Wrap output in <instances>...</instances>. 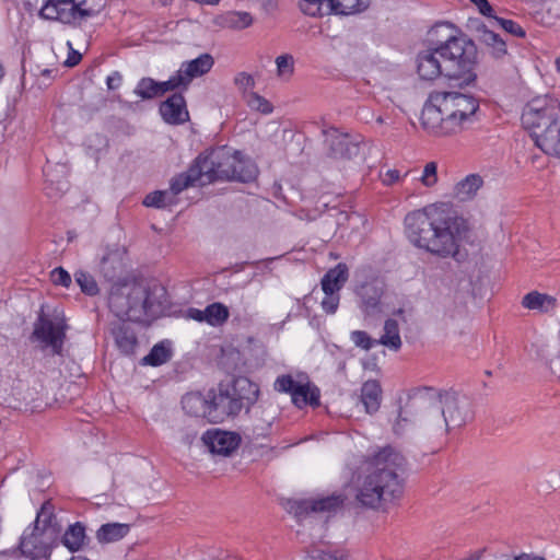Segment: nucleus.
Returning a JSON list of instances; mask_svg holds the SVG:
<instances>
[{
  "mask_svg": "<svg viewBox=\"0 0 560 560\" xmlns=\"http://www.w3.org/2000/svg\"><path fill=\"white\" fill-rule=\"evenodd\" d=\"M206 308L205 310H198V308H195V307H189L187 310V316L188 318H191L196 322H199V323H203L206 322L207 323V317H206Z\"/></svg>",
  "mask_w": 560,
  "mask_h": 560,
  "instance_id": "obj_59",
  "label": "nucleus"
},
{
  "mask_svg": "<svg viewBox=\"0 0 560 560\" xmlns=\"http://www.w3.org/2000/svg\"><path fill=\"white\" fill-rule=\"evenodd\" d=\"M366 463L371 471L358 488L357 501L364 508L376 510L383 503L399 499L404 492L399 472L405 470L406 458L387 445L369 455Z\"/></svg>",
  "mask_w": 560,
  "mask_h": 560,
  "instance_id": "obj_2",
  "label": "nucleus"
},
{
  "mask_svg": "<svg viewBox=\"0 0 560 560\" xmlns=\"http://www.w3.org/2000/svg\"><path fill=\"white\" fill-rule=\"evenodd\" d=\"M159 85L160 96L164 95L166 92L172 91L171 86L168 85V80L159 82Z\"/></svg>",
  "mask_w": 560,
  "mask_h": 560,
  "instance_id": "obj_63",
  "label": "nucleus"
},
{
  "mask_svg": "<svg viewBox=\"0 0 560 560\" xmlns=\"http://www.w3.org/2000/svg\"><path fill=\"white\" fill-rule=\"evenodd\" d=\"M438 45L435 47L422 50L417 55V73L423 81H433L441 75L446 78L444 61L440 58Z\"/></svg>",
  "mask_w": 560,
  "mask_h": 560,
  "instance_id": "obj_17",
  "label": "nucleus"
},
{
  "mask_svg": "<svg viewBox=\"0 0 560 560\" xmlns=\"http://www.w3.org/2000/svg\"><path fill=\"white\" fill-rule=\"evenodd\" d=\"M159 86V81L145 77L139 80L135 89V94L141 100H153L160 96Z\"/></svg>",
  "mask_w": 560,
  "mask_h": 560,
  "instance_id": "obj_41",
  "label": "nucleus"
},
{
  "mask_svg": "<svg viewBox=\"0 0 560 560\" xmlns=\"http://www.w3.org/2000/svg\"><path fill=\"white\" fill-rule=\"evenodd\" d=\"M299 8L306 15L323 16L329 10V0H300Z\"/></svg>",
  "mask_w": 560,
  "mask_h": 560,
  "instance_id": "obj_45",
  "label": "nucleus"
},
{
  "mask_svg": "<svg viewBox=\"0 0 560 560\" xmlns=\"http://www.w3.org/2000/svg\"><path fill=\"white\" fill-rule=\"evenodd\" d=\"M221 20L222 26L236 30L246 28L253 23L250 13L241 11L226 12Z\"/></svg>",
  "mask_w": 560,
  "mask_h": 560,
  "instance_id": "obj_38",
  "label": "nucleus"
},
{
  "mask_svg": "<svg viewBox=\"0 0 560 560\" xmlns=\"http://www.w3.org/2000/svg\"><path fill=\"white\" fill-rule=\"evenodd\" d=\"M479 98L472 94L434 90L423 105L420 122L433 136H450L479 120Z\"/></svg>",
  "mask_w": 560,
  "mask_h": 560,
  "instance_id": "obj_3",
  "label": "nucleus"
},
{
  "mask_svg": "<svg viewBox=\"0 0 560 560\" xmlns=\"http://www.w3.org/2000/svg\"><path fill=\"white\" fill-rule=\"evenodd\" d=\"M130 530L129 524L106 523L96 532V539L100 544H109L122 539Z\"/></svg>",
  "mask_w": 560,
  "mask_h": 560,
  "instance_id": "obj_34",
  "label": "nucleus"
},
{
  "mask_svg": "<svg viewBox=\"0 0 560 560\" xmlns=\"http://www.w3.org/2000/svg\"><path fill=\"white\" fill-rule=\"evenodd\" d=\"M107 0H69L71 8L61 13L62 23L81 22L97 15L105 7Z\"/></svg>",
  "mask_w": 560,
  "mask_h": 560,
  "instance_id": "obj_20",
  "label": "nucleus"
},
{
  "mask_svg": "<svg viewBox=\"0 0 560 560\" xmlns=\"http://www.w3.org/2000/svg\"><path fill=\"white\" fill-rule=\"evenodd\" d=\"M163 120L170 125H180L189 119L186 100L182 93H174L160 105Z\"/></svg>",
  "mask_w": 560,
  "mask_h": 560,
  "instance_id": "obj_21",
  "label": "nucleus"
},
{
  "mask_svg": "<svg viewBox=\"0 0 560 560\" xmlns=\"http://www.w3.org/2000/svg\"><path fill=\"white\" fill-rule=\"evenodd\" d=\"M228 385L231 395L237 399L241 409L248 412L259 398V386L245 376L234 377Z\"/></svg>",
  "mask_w": 560,
  "mask_h": 560,
  "instance_id": "obj_19",
  "label": "nucleus"
},
{
  "mask_svg": "<svg viewBox=\"0 0 560 560\" xmlns=\"http://www.w3.org/2000/svg\"><path fill=\"white\" fill-rule=\"evenodd\" d=\"M168 85L171 86L172 91H176L178 89H182L178 83H176L175 79L173 77H171L168 79Z\"/></svg>",
  "mask_w": 560,
  "mask_h": 560,
  "instance_id": "obj_64",
  "label": "nucleus"
},
{
  "mask_svg": "<svg viewBox=\"0 0 560 560\" xmlns=\"http://www.w3.org/2000/svg\"><path fill=\"white\" fill-rule=\"evenodd\" d=\"M405 232L416 247L442 258H456L466 221L448 203L430 205L409 212Z\"/></svg>",
  "mask_w": 560,
  "mask_h": 560,
  "instance_id": "obj_1",
  "label": "nucleus"
},
{
  "mask_svg": "<svg viewBox=\"0 0 560 560\" xmlns=\"http://www.w3.org/2000/svg\"><path fill=\"white\" fill-rule=\"evenodd\" d=\"M382 388L376 380H369L361 387V401L366 413H375L381 406Z\"/></svg>",
  "mask_w": 560,
  "mask_h": 560,
  "instance_id": "obj_27",
  "label": "nucleus"
},
{
  "mask_svg": "<svg viewBox=\"0 0 560 560\" xmlns=\"http://www.w3.org/2000/svg\"><path fill=\"white\" fill-rule=\"evenodd\" d=\"M172 358V349L165 342H159L142 359L143 365L160 366Z\"/></svg>",
  "mask_w": 560,
  "mask_h": 560,
  "instance_id": "obj_36",
  "label": "nucleus"
},
{
  "mask_svg": "<svg viewBox=\"0 0 560 560\" xmlns=\"http://www.w3.org/2000/svg\"><path fill=\"white\" fill-rule=\"evenodd\" d=\"M69 4V0H45L39 16L46 20H61V13L66 10L61 5Z\"/></svg>",
  "mask_w": 560,
  "mask_h": 560,
  "instance_id": "obj_43",
  "label": "nucleus"
},
{
  "mask_svg": "<svg viewBox=\"0 0 560 560\" xmlns=\"http://www.w3.org/2000/svg\"><path fill=\"white\" fill-rule=\"evenodd\" d=\"M233 173L230 174L231 182L252 183L258 176V168L249 159H244L243 154L236 158L233 165Z\"/></svg>",
  "mask_w": 560,
  "mask_h": 560,
  "instance_id": "obj_32",
  "label": "nucleus"
},
{
  "mask_svg": "<svg viewBox=\"0 0 560 560\" xmlns=\"http://www.w3.org/2000/svg\"><path fill=\"white\" fill-rule=\"evenodd\" d=\"M210 393L207 396L202 395L199 392L187 393L182 397V407L183 410L195 418H201V422L203 423V419H206L210 423Z\"/></svg>",
  "mask_w": 560,
  "mask_h": 560,
  "instance_id": "obj_23",
  "label": "nucleus"
},
{
  "mask_svg": "<svg viewBox=\"0 0 560 560\" xmlns=\"http://www.w3.org/2000/svg\"><path fill=\"white\" fill-rule=\"evenodd\" d=\"M349 277L348 267L340 262L329 269L322 278V290L325 294L337 293L345 285Z\"/></svg>",
  "mask_w": 560,
  "mask_h": 560,
  "instance_id": "obj_25",
  "label": "nucleus"
},
{
  "mask_svg": "<svg viewBox=\"0 0 560 560\" xmlns=\"http://www.w3.org/2000/svg\"><path fill=\"white\" fill-rule=\"evenodd\" d=\"M147 301V315L148 318H154L163 314L167 306V293L164 287L160 284H153L145 287Z\"/></svg>",
  "mask_w": 560,
  "mask_h": 560,
  "instance_id": "obj_26",
  "label": "nucleus"
},
{
  "mask_svg": "<svg viewBox=\"0 0 560 560\" xmlns=\"http://www.w3.org/2000/svg\"><path fill=\"white\" fill-rule=\"evenodd\" d=\"M378 343L388 347L392 350H399L401 347V339L399 335L398 323L395 319L388 318L384 324V335L378 340Z\"/></svg>",
  "mask_w": 560,
  "mask_h": 560,
  "instance_id": "obj_37",
  "label": "nucleus"
},
{
  "mask_svg": "<svg viewBox=\"0 0 560 560\" xmlns=\"http://www.w3.org/2000/svg\"><path fill=\"white\" fill-rule=\"evenodd\" d=\"M145 285L133 280L109 288L108 306L124 322L141 323L148 318Z\"/></svg>",
  "mask_w": 560,
  "mask_h": 560,
  "instance_id": "obj_7",
  "label": "nucleus"
},
{
  "mask_svg": "<svg viewBox=\"0 0 560 560\" xmlns=\"http://www.w3.org/2000/svg\"><path fill=\"white\" fill-rule=\"evenodd\" d=\"M434 397H438L443 405L442 415L447 429L460 428L472 419L471 401L467 396L459 395L455 392L436 394L432 388L424 387L417 389L410 395L404 408L399 407L398 421L395 428L399 425L400 421H408L407 416L411 415L413 408Z\"/></svg>",
  "mask_w": 560,
  "mask_h": 560,
  "instance_id": "obj_6",
  "label": "nucleus"
},
{
  "mask_svg": "<svg viewBox=\"0 0 560 560\" xmlns=\"http://www.w3.org/2000/svg\"><path fill=\"white\" fill-rule=\"evenodd\" d=\"M450 30L444 38H438L435 45L440 51V58L444 61L446 78L458 80L459 85H471L477 80L478 49L475 42L462 33L453 23H436L430 30L432 38L441 31Z\"/></svg>",
  "mask_w": 560,
  "mask_h": 560,
  "instance_id": "obj_4",
  "label": "nucleus"
},
{
  "mask_svg": "<svg viewBox=\"0 0 560 560\" xmlns=\"http://www.w3.org/2000/svg\"><path fill=\"white\" fill-rule=\"evenodd\" d=\"M493 20L509 34L516 37H525V30L515 21L504 18L493 16Z\"/></svg>",
  "mask_w": 560,
  "mask_h": 560,
  "instance_id": "obj_47",
  "label": "nucleus"
},
{
  "mask_svg": "<svg viewBox=\"0 0 560 560\" xmlns=\"http://www.w3.org/2000/svg\"><path fill=\"white\" fill-rule=\"evenodd\" d=\"M201 441L210 453L229 456L238 448L242 438L236 432L213 428L201 435Z\"/></svg>",
  "mask_w": 560,
  "mask_h": 560,
  "instance_id": "obj_16",
  "label": "nucleus"
},
{
  "mask_svg": "<svg viewBox=\"0 0 560 560\" xmlns=\"http://www.w3.org/2000/svg\"><path fill=\"white\" fill-rule=\"evenodd\" d=\"M513 560H546V559L544 557L536 556L533 553L522 552V553L515 556Z\"/></svg>",
  "mask_w": 560,
  "mask_h": 560,
  "instance_id": "obj_60",
  "label": "nucleus"
},
{
  "mask_svg": "<svg viewBox=\"0 0 560 560\" xmlns=\"http://www.w3.org/2000/svg\"><path fill=\"white\" fill-rule=\"evenodd\" d=\"M55 521L56 516L54 514V505L49 501H46L37 513L33 532L37 534L39 530L45 532L47 528L52 526Z\"/></svg>",
  "mask_w": 560,
  "mask_h": 560,
  "instance_id": "obj_40",
  "label": "nucleus"
},
{
  "mask_svg": "<svg viewBox=\"0 0 560 560\" xmlns=\"http://www.w3.org/2000/svg\"><path fill=\"white\" fill-rule=\"evenodd\" d=\"M482 184L483 179L479 174H469L455 185L454 195L460 201L469 200L475 197Z\"/></svg>",
  "mask_w": 560,
  "mask_h": 560,
  "instance_id": "obj_33",
  "label": "nucleus"
},
{
  "mask_svg": "<svg viewBox=\"0 0 560 560\" xmlns=\"http://www.w3.org/2000/svg\"><path fill=\"white\" fill-rule=\"evenodd\" d=\"M50 280L55 285L69 288L72 283L70 273L62 267H56L50 272Z\"/></svg>",
  "mask_w": 560,
  "mask_h": 560,
  "instance_id": "obj_49",
  "label": "nucleus"
},
{
  "mask_svg": "<svg viewBox=\"0 0 560 560\" xmlns=\"http://www.w3.org/2000/svg\"><path fill=\"white\" fill-rule=\"evenodd\" d=\"M61 542L71 552L81 550L89 542L85 526L81 522L69 525L62 535Z\"/></svg>",
  "mask_w": 560,
  "mask_h": 560,
  "instance_id": "obj_28",
  "label": "nucleus"
},
{
  "mask_svg": "<svg viewBox=\"0 0 560 560\" xmlns=\"http://www.w3.org/2000/svg\"><path fill=\"white\" fill-rule=\"evenodd\" d=\"M174 202V197L167 190H155L148 194L143 199L145 207L165 208Z\"/></svg>",
  "mask_w": 560,
  "mask_h": 560,
  "instance_id": "obj_44",
  "label": "nucleus"
},
{
  "mask_svg": "<svg viewBox=\"0 0 560 560\" xmlns=\"http://www.w3.org/2000/svg\"><path fill=\"white\" fill-rule=\"evenodd\" d=\"M470 2L478 9L479 13L486 18L493 19L494 10L488 0H470Z\"/></svg>",
  "mask_w": 560,
  "mask_h": 560,
  "instance_id": "obj_54",
  "label": "nucleus"
},
{
  "mask_svg": "<svg viewBox=\"0 0 560 560\" xmlns=\"http://www.w3.org/2000/svg\"><path fill=\"white\" fill-rule=\"evenodd\" d=\"M125 256L119 249L108 250L100 261V273L110 287L126 285L132 280L126 271Z\"/></svg>",
  "mask_w": 560,
  "mask_h": 560,
  "instance_id": "obj_14",
  "label": "nucleus"
},
{
  "mask_svg": "<svg viewBox=\"0 0 560 560\" xmlns=\"http://www.w3.org/2000/svg\"><path fill=\"white\" fill-rule=\"evenodd\" d=\"M475 30L478 40L487 47L492 58L501 60L508 55V43L501 35L489 30L482 22H478Z\"/></svg>",
  "mask_w": 560,
  "mask_h": 560,
  "instance_id": "obj_22",
  "label": "nucleus"
},
{
  "mask_svg": "<svg viewBox=\"0 0 560 560\" xmlns=\"http://www.w3.org/2000/svg\"><path fill=\"white\" fill-rule=\"evenodd\" d=\"M522 305L528 310L549 313L557 307V299L546 293L532 291L523 296Z\"/></svg>",
  "mask_w": 560,
  "mask_h": 560,
  "instance_id": "obj_30",
  "label": "nucleus"
},
{
  "mask_svg": "<svg viewBox=\"0 0 560 560\" xmlns=\"http://www.w3.org/2000/svg\"><path fill=\"white\" fill-rule=\"evenodd\" d=\"M276 63L279 75H282L287 72L292 73L294 70V60L291 55L278 56Z\"/></svg>",
  "mask_w": 560,
  "mask_h": 560,
  "instance_id": "obj_51",
  "label": "nucleus"
},
{
  "mask_svg": "<svg viewBox=\"0 0 560 560\" xmlns=\"http://www.w3.org/2000/svg\"><path fill=\"white\" fill-rule=\"evenodd\" d=\"M210 423L222 422L226 417L234 418L242 411L237 399L231 395L228 383L221 382L218 386V393L210 390Z\"/></svg>",
  "mask_w": 560,
  "mask_h": 560,
  "instance_id": "obj_13",
  "label": "nucleus"
},
{
  "mask_svg": "<svg viewBox=\"0 0 560 560\" xmlns=\"http://www.w3.org/2000/svg\"><path fill=\"white\" fill-rule=\"evenodd\" d=\"M201 171L202 168H200L196 160H194L186 172L174 176L170 183V190L172 196L175 198L183 190L187 189L188 187H194L197 184H199V186H205V179L202 177Z\"/></svg>",
  "mask_w": 560,
  "mask_h": 560,
  "instance_id": "obj_24",
  "label": "nucleus"
},
{
  "mask_svg": "<svg viewBox=\"0 0 560 560\" xmlns=\"http://www.w3.org/2000/svg\"><path fill=\"white\" fill-rule=\"evenodd\" d=\"M438 165L435 162H429L425 164L423 174L420 177L422 184L427 187H432L438 182Z\"/></svg>",
  "mask_w": 560,
  "mask_h": 560,
  "instance_id": "obj_50",
  "label": "nucleus"
},
{
  "mask_svg": "<svg viewBox=\"0 0 560 560\" xmlns=\"http://www.w3.org/2000/svg\"><path fill=\"white\" fill-rule=\"evenodd\" d=\"M122 82V75L119 71H114L106 79V85L108 90H116Z\"/></svg>",
  "mask_w": 560,
  "mask_h": 560,
  "instance_id": "obj_58",
  "label": "nucleus"
},
{
  "mask_svg": "<svg viewBox=\"0 0 560 560\" xmlns=\"http://www.w3.org/2000/svg\"><path fill=\"white\" fill-rule=\"evenodd\" d=\"M275 389L280 393L290 394L292 402L300 409L306 406L315 408L320 405L319 388L310 383L302 384L296 382L290 374L278 376L275 382Z\"/></svg>",
  "mask_w": 560,
  "mask_h": 560,
  "instance_id": "obj_11",
  "label": "nucleus"
},
{
  "mask_svg": "<svg viewBox=\"0 0 560 560\" xmlns=\"http://www.w3.org/2000/svg\"><path fill=\"white\" fill-rule=\"evenodd\" d=\"M351 341L359 348L363 350H371L374 346L378 345V340L373 339L366 331L364 330H354L351 332Z\"/></svg>",
  "mask_w": 560,
  "mask_h": 560,
  "instance_id": "obj_46",
  "label": "nucleus"
},
{
  "mask_svg": "<svg viewBox=\"0 0 560 560\" xmlns=\"http://www.w3.org/2000/svg\"><path fill=\"white\" fill-rule=\"evenodd\" d=\"M172 77L175 79L176 83H178L182 90H187L192 80L190 77H188L187 73H185V68L183 65L180 66L179 70Z\"/></svg>",
  "mask_w": 560,
  "mask_h": 560,
  "instance_id": "obj_55",
  "label": "nucleus"
},
{
  "mask_svg": "<svg viewBox=\"0 0 560 560\" xmlns=\"http://www.w3.org/2000/svg\"><path fill=\"white\" fill-rule=\"evenodd\" d=\"M248 105L250 108L262 114H270L273 110V106L271 105V103L257 93L250 94Z\"/></svg>",
  "mask_w": 560,
  "mask_h": 560,
  "instance_id": "obj_48",
  "label": "nucleus"
},
{
  "mask_svg": "<svg viewBox=\"0 0 560 560\" xmlns=\"http://www.w3.org/2000/svg\"><path fill=\"white\" fill-rule=\"evenodd\" d=\"M450 30H444V31H441L438 35H435L433 38L432 36L429 34V37H430V42L431 44L433 45V47H435V42L438 38H442L444 39L448 34H450Z\"/></svg>",
  "mask_w": 560,
  "mask_h": 560,
  "instance_id": "obj_62",
  "label": "nucleus"
},
{
  "mask_svg": "<svg viewBox=\"0 0 560 560\" xmlns=\"http://www.w3.org/2000/svg\"><path fill=\"white\" fill-rule=\"evenodd\" d=\"M234 84L240 91L246 92L248 89H253L255 86V80L253 75L247 72H238L234 78Z\"/></svg>",
  "mask_w": 560,
  "mask_h": 560,
  "instance_id": "obj_53",
  "label": "nucleus"
},
{
  "mask_svg": "<svg viewBox=\"0 0 560 560\" xmlns=\"http://www.w3.org/2000/svg\"><path fill=\"white\" fill-rule=\"evenodd\" d=\"M185 68V73L191 79L208 73L214 65L213 57L210 54H202L196 59L182 63Z\"/></svg>",
  "mask_w": 560,
  "mask_h": 560,
  "instance_id": "obj_35",
  "label": "nucleus"
},
{
  "mask_svg": "<svg viewBox=\"0 0 560 560\" xmlns=\"http://www.w3.org/2000/svg\"><path fill=\"white\" fill-rule=\"evenodd\" d=\"M370 0H329V10L326 14L350 15L365 11Z\"/></svg>",
  "mask_w": 560,
  "mask_h": 560,
  "instance_id": "obj_31",
  "label": "nucleus"
},
{
  "mask_svg": "<svg viewBox=\"0 0 560 560\" xmlns=\"http://www.w3.org/2000/svg\"><path fill=\"white\" fill-rule=\"evenodd\" d=\"M205 315L207 317V324L213 327H218L223 325L229 319L230 312L224 304L214 302L206 307Z\"/></svg>",
  "mask_w": 560,
  "mask_h": 560,
  "instance_id": "obj_39",
  "label": "nucleus"
},
{
  "mask_svg": "<svg viewBox=\"0 0 560 560\" xmlns=\"http://www.w3.org/2000/svg\"><path fill=\"white\" fill-rule=\"evenodd\" d=\"M382 183L386 186H392L400 179V173L398 170H388L381 175Z\"/></svg>",
  "mask_w": 560,
  "mask_h": 560,
  "instance_id": "obj_56",
  "label": "nucleus"
},
{
  "mask_svg": "<svg viewBox=\"0 0 560 560\" xmlns=\"http://www.w3.org/2000/svg\"><path fill=\"white\" fill-rule=\"evenodd\" d=\"M385 292V283L380 279L365 281L357 287L355 294L359 298V307L365 316H375L382 313V298Z\"/></svg>",
  "mask_w": 560,
  "mask_h": 560,
  "instance_id": "obj_15",
  "label": "nucleus"
},
{
  "mask_svg": "<svg viewBox=\"0 0 560 560\" xmlns=\"http://www.w3.org/2000/svg\"><path fill=\"white\" fill-rule=\"evenodd\" d=\"M340 301L339 292L325 294L322 301V307L327 314H334L338 310Z\"/></svg>",
  "mask_w": 560,
  "mask_h": 560,
  "instance_id": "obj_52",
  "label": "nucleus"
},
{
  "mask_svg": "<svg viewBox=\"0 0 560 560\" xmlns=\"http://www.w3.org/2000/svg\"><path fill=\"white\" fill-rule=\"evenodd\" d=\"M237 156H241V151L230 149L226 145L199 153L195 160L202 168L203 185L215 182H231L230 174H234L232 170Z\"/></svg>",
  "mask_w": 560,
  "mask_h": 560,
  "instance_id": "obj_8",
  "label": "nucleus"
},
{
  "mask_svg": "<svg viewBox=\"0 0 560 560\" xmlns=\"http://www.w3.org/2000/svg\"><path fill=\"white\" fill-rule=\"evenodd\" d=\"M343 502V495L331 494L319 499H289L284 508L298 522H301L312 513L335 512L342 506Z\"/></svg>",
  "mask_w": 560,
  "mask_h": 560,
  "instance_id": "obj_12",
  "label": "nucleus"
},
{
  "mask_svg": "<svg viewBox=\"0 0 560 560\" xmlns=\"http://www.w3.org/2000/svg\"><path fill=\"white\" fill-rule=\"evenodd\" d=\"M74 280L85 295L94 296L98 294V284L91 273L78 270L74 272Z\"/></svg>",
  "mask_w": 560,
  "mask_h": 560,
  "instance_id": "obj_42",
  "label": "nucleus"
},
{
  "mask_svg": "<svg viewBox=\"0 0 560 560\" xmlns=\"http://www.w3.org/2000/svg\"><path fill=\"white\" fill-rule=\"evenodd\" d=\"M115 343L119 351L125 355L135 353L138 340L133 329L125 324H120L113 328Z\"/></svg>",
  "mask_w": 560,
  "mask_h": 560,
  "instance_id": "obj_29",
  "label": "nucleus"
},
{
  "mask_svg": "<svg viewBox=\"0 0 560 560\" xmlns=\"http://www.w3.org/2000/svg\"><path fill=\"white\" fill-rule=\"evenodd\" d=\"M318 560H345L342 557H338L331 552H322L318 555Z\"/></svg>",
  "mask_w": 560,
  "mask_h": 560,
  "instance_id": "obj_61",
  "label": "nucleus"
},
{
  "mask_svg": "<svg viewBox=\"0 0 560 560\" xmlns=\"http://www.w3.org/2000/svg\"><path fill=\"white\" fill-rule=\"evenodd\" d=\"M67 328L68 325L65 318L56 317L51 319L40 312L34 323L31 339L42 341L51 348L52 354L60 355L62 353Z\"/></svg>",
  "mask_w": 560,
  "mask_h": 560,
  "instance_id": "obj_9",
  "label": "nucleus"
},
{
  "mask_svg": "<svg viewBox=\"0 0 560 560\" xmlns=\"http://www.w3.org/2000/svg\"><path fill=\"white\" fill-rule=\"evenodd\" d=\"M522 126L534 143L547 155L560 159V102L552 97H535L523 108Z\"/></svg>",
  "mask_w": 560,
  "mask_h": 560,
  "instance_id": "obj_5",
  "label": "nucleus"
},
{
  "mask_svg": "<svg viewBox=\"0 0 560 560\" xmlns=\"http://www.w3.org/2000/svg\"><path fill=\"white\" fill-rule=\"evenodd\" d=\"M68 45L70 47V51L68 54V58L65 61V66L68 68H73L80 63L82 60V55L78 50H74L70 43H68Z\"/></svg>",
  "mask_w": 560,
  "mask_h": 560,
  "instance_id": "obj_57",
  "label": "nucleus"
},
{
  "mask_svg": "<svg viewBox=\"0 0 560 560\" xmlns=\"http://www.w3.org/2000/svg\"><path fill=\"white\" fill-rule=\"evenodd\" d=\"M0 555L24 556L30 560H48L50 547L40 540L37 533L32 532L30 536H21L16 548L1 551Z\"/></svg>",
  "mask_w": 560,
  "mask_h": 560,
  "instance_id": "obj_18",
  "label": "nucleus"
},
{
  "mask_svg": "<svg viewBox=\"0 0 560 560\" xmlns=\"http://www.w3.org/2000/svg\"><path fill=\"white\" fill-rule=\"evenodd\" d=\"M323 135L325 136L324 145L328 158L348 161L360 153L362 142L360 136L341 132L335 127L323 130Z\"/></svg>",
  "mask_w": 560,
  "mask_h": 560,
  "instance_id": "obj_10",
  "label": "nucleus"
}]
</instances>
